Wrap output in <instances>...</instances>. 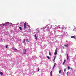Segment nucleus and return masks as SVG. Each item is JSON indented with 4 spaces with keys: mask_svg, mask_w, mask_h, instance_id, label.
<instances>
[{
    "mask_svg": "<svg viewBox=\"0 0 76 76\" xmlns=\"http://www.w3.org/2000/svg\"><path fill=\"white\" fill-rule=\"evenodd\" d=\"M41 29L45 30V31H50V28L48 27H43V28H41Z\"/></svg>",
    "mask_w": 76,
    "mask_h": 76,
    "instance_id": "obj_1",
    "label": "nucleus"
},
{
    "mask_svg": "<svg viewBox=\"0 0 76 76\" xmlns=\"http://www.w3.org/2000/svg\"><path fill=\"white\" fill-rule=\"evenodd\" d=\"M55 28L56 29H58L59 28H61V29H64V26H55Z\"/></svg>",
    "mask_w": 76,
    "mask_h": 76,
    "instance_id": "obj_2",
    "label": "nucleus"
},
{
    "mask_svg": "<svg viewBox=\"0 0 76 76\" xmlns=\"http://www.w3.org/2000/svg\"><path fill=\"white\" fill-rule=\"evenodd\" d=\"M7 24H8V25H12V23H11L6 22L4 24H0V27L3 26H5V25H7Z\"/></svg>",
    "mask_w": 76,
    "mask_h": 76,
    "instance_id": "obj_3",
    "label": "nucleus"
},
{
    "mask_svg": "<svg viewBox=\"0 0 76 76\" xmlns=\"http://www.w3.org/2000/svg\"><path fill=\"white\" fill-rule=\"evenodd\" d=\"M12 49L13 50H15V52H16L17 53H18V50L17 49H16L15 47H12Z\"/></svg>",
    "mask_w": 76,
    "mask_h": 76,
    "instance_id": "obj_4",
    "label": "nucleus"
},
{
    "mask_svg": "<svg viewBox=\"0 0 76 76\" xmlns=\"http://www.w3.org/2000/svg\"><path fill=\"white\" fill-rule=\"evenodd\" d=\"M67 35H68V34H67V33L66 32H64V36H65L66 37V36H67Z\"/></svg>",
    "mask_w": 76,
    "mask_h": 76,
    "instance_id": "obj_5",
    "label": "nucleus"
},
{
    "mask_svg": "<svg viewBox=\"0 0 76 76\" xmlns=\"http://www.w3.org/2000/svg\"><path fill=\"white\" fill-rule=\"evenodd\" d=\"M57 54V48H56L54 53V54L56 55Z\"/></svg>",
    "mask_w": 76,
    "mask_h": 76,
    "instance_id": "obj_6",
    "label": "nucleus"
},
{
    "mask_svg": "<svg viewBox=\"0 0 76 76\" xmlns=\"http://www.w3.org/2000/svg\"><path fill=\"white\" fill-rule=\"evenodd\" d=\"M26 22H25V23H24V29H26Z\"/></svg>",
    "mask_w": 76,
    "mask_h": 76,
    "instance_id": "obj_7",
    "label": "nucleus"
},
{
    "mask_svg": "<svg viewBox=\"0 0 76 76\" xmlns=\"http://www.w3.org/2000/svg\"><path fill=\"white\" fill-rule=\"evenodd\" d=\"M57 37H58V38H62L63 37V35H62L61 36L58 35Z\"/></svg>",
    "mask_w": 76,
    "mask_h": 76,
    "instance_id": "obj_8",
    "label": "nucleus"
},
{
    "mask_svg": "<svg viewBox=\"0 0 76 76\" xmlns=\"http://www.w3.org/2000/svg\"><path fill=\"white\" fill-rule=\"evenodd\" d=\"M26 53V50H24V52L23 53V54H25Z\"/></svg>",
    "mask_w": 76,
    "mask_h": 76,
    "instance_id": "obj_9",
    "label": "nucleus"
},
{
    "mask_svg": "<svg viewBox=\"0 0 76 76\" xmlns=\"http://www.w3.org/2000/svg\"><path fill=\"white\" fill-rule=\"evenodd\" d=\"M34 37L35 38V39L37 40V35H36V34L34 35Z\"/></svg>",
    "mask_w": 76,
    "mask_h": 76,
    "instance_id": "obj_10",
    "label": "nucleus"
},
{
    "mask_svg": "<svg viewBox=\"0 0 76 76\" xmlns=\"http://www.w3.org/2000/svg\"><path fill=\"white\" fill-rule=\"evenodd\" d=\"M66 59H64V60L63 63V64H64L65 63H66Z\"/></svg>",
    "mask_w": 76,
    "mask_h": 76,
    "instance_id": "obj_11",
    "label": "nucleus"
},
{
    "mask_svg": "<svg viewBox=\"0 0 76 76\" xmlns=\"http://www.w3.org/2000/svg\"><path fill=\"white\" fill-rule=\"evenodd\" d=\"M61 70H60L59 72V74H61Z\"/></svg>",
    "mask_w": 76,
    "mask_h": 76,
    "instance_id": "obj_12",
    "label": "nucleus"
},
{
    "mask_svg": "<svg viewBox=\"0 0 76 76\" xmlns=\"http://www.w3.org/2000/svg\"><path fill=\"white\" fill-rule=\"evenodd\" d=\"M19 28L20 30L21 31L22 30V27H19Z\"/></svg>",
    "mask_w": 76,
    "mask_h": 76,
    "instance_id": "obj_13",
    "label": "nucleus"
},
{
    "mask_svg": "<svg viewBox=\"0 0 76 76\" xmlns=\"http://www.w3.org/2000/svg\"><path fill=\"white\" fill-rule=\"evenodd\" d=\"M37 31L38 32H39V28H37Z\"/></svg>",
    "mask_w": 76,
    "mask_h": 76,
    "instance_id": "obj_14",
    "label": "nucleus"
},
{
    "mask_svg": "<svg viewBox=\"0 0 76 76\" xmlns=\"http://www.w3.org/2000/svg\"><path fill=\"white\" fill-rule=\"evenodd\" d=\"M71 38H75V36H71Z\"/></svg>",
    "mask_w": 76,
    "mask_h": 76,
    "instance_id": "obj_15",
    "label": "nucleus"
},
{
    "mask_svg": "<svg viewBox=\"0 0 76 76\" xmlns=\"http://www.w3.org/2000/svg\"><path fill=\"white\" fill-rule=\"evenodd\" d=\"M52 71H51L50 72V76H52Z\"/></svg>",
    "mask_w": 76,
    "mask_h": 76,
    "instance_id": "obj_16",
    "label": "nucleus"
},
{
    "mask_svg": "<svg viewBox=\"0 0 76 76\" xmlns=\"http://www.w3.org/2000/svg\"><path fill=\"white\" fill-rule=\"evenodd\" d=\"M8 45H6V46L5 47L6 48H7V47H8Z\"/></svg>",
    "mask_w": 76,
    "mask_h": 76,
    "instance_id": "obj_17",
    "label": "nucleus"
},
{
    "mask_svg": "<svg viewBox=\"0 0 76 76\" xmlns=\"http://www.w3.org/2000/svg\"><path fill=\"white\" fill-rule=\"evenodd\" d=\"M25 42V39H24L23 40V43H24V42Z\"/></svg>",
    "mask_w": 76,
    "mask_h": 76,
    "instance_id": "obj_18",
    "label": "nucleus"
},
{
    "mask_svg": "<svg viewBox=\"0 0 76 76\" xmlns=\"http://www.w3.org/2000/svg\"><path fill=\"white\" fill-rule=\"evenodd\" d=\"M65 47H68V45H64Z\"/></svg>",
    "mask_w": 76,
    "mask_h": 76,
    "instance_id": "obj_19",
    "label": "nucleus"
},
{
    "mask_svg": "<svg viewBox=\"0 0 76 76\" xmlns=\"http://www.w3.org/2000/svg\"><path fill=\"white\" fill-rule=\"evenodd\" d=\"M49 56H51V53L50 52H49Z\"/></svg>",
    "mask_w": 76,
    "mask_h": 76,
    "instance_id": "obj_20",
    "label": "nucleus"
},
{
    "mask_svg": "<svg viewBox=\"0 0 76 76\" xmlns=\"http://www.w3.org/2000/svg\"><path fill=\"white\" fill-rule=\"evenodd\" d=\"M67 59L68 60H69V56H68V55H67Z\"/></svg>",
    "mask_w": 76,
    "mask_h": 76,
    "instance_id": "obj_21",
    "label": "nucleus"
},
{
    "mask_svg": "<svg viewBox=\"0 0 76 76\" xmlns=\"http://www.w3.org/2000/svg\"><path fill=\"white\" fill-rule=\"evenodd\" d=\"M54 67H55V66H53V68L52 69V70H53V69H54Z\"/></svg>",
    "mask_w": 76,
    "mask_h": 76,
    "instance_id": "obj_22",
    "label": "nucleus"
},
{
    "mask_svg": "<svg viewBox=\"0 0 76 76\" xmlns=\"http://www.w3.org/2000/svg\"><path fill=\"white\" fill-rule=\"evenodd\" d=\"M0 74L1 75H3V73L1 72H0Z\"/></svg>",
    "mask_w": 76,
    "mask_h": 76,
    "instance_id": "obj_23",
    "label": "nucleus"
},
{
    "mask_svg": "<svg viewBox=\"0 0 76 76\" xmlns=\"http://www.w3.org/2000/svg\"><path fill=\"white\" fill-rule=\"evenodd\" d=\"M56 63H55L54 64L53 66H56Z\"/></svg>",
    "mask_w": 76,
    "mask_h": 76,
    "instance_id": "obj_24",
    "label": "nucleus"
},
{
    "mask_svg": "<svg viewBox=\"0 0 76 76\" xmlns=\"http://www.w3.org/2000/svg\"><path fill=\"white\" fill-rule=\"evenodd\" d=\"M47 58H48L49 59H50V57L48 56H47Z\"/></svg>",
    "mask_w": 76,
    "mask_h": 76,
    "instance_id": "obj_25",
    "label": "nucleus"
},
{
    "mask_svg": "<svg viewBox=\"0 0 76 76\" xmlns=\"http://www.w3.org/2000/svg\"><path fill=\"white\" fill-rule=\"evenodd\" d=\"M56 59V57H55L53 59V61H55V60Z\"/></svg>",
    "mask_w": 76,
    "mask_h": 76,
    "instance_id": "obj_26",
    "label": "nucleus"
},
{
    "mask_svg": "<svg viewBox=\"0 0 76 76\" xmlns=\"http://www.w3.org/2000/svg\"><path fill=\"white\" fill-rule=\"evenodd\" d=\"M70 67L68 66V70H69L70 69Z\"/></svg>",
    "mask_w": 76,
    "mask_h": 76,
    "instance_id": "obj_27",
    "label": "nucleus"
},
{
    "mask_svg": "<svg viewBox=\"0 0 76 76\" xmlns=\"http://www.w3.org/2000/svg\"><path fill=\"white\" fill-rule=\"evenodd\" d=\"M26 41H28V42H29V41H28V39H26Z\"/></svg>",
    "mask_w": 76,
    "mask_h": 76,
    "instance_id": "obj_28",
    "label": "nucleus"
},
{
    "mask_svg": "<svg viewBox=\"0 0 76 76\" xmlns=\"http://www.w3.org/2000/svg\"><path fill=\"white\" fill-rule=\"evenodd\" d=\"M27 26H28V28H30V27H29V25H28Z\"/></svg>",
    "mask_w": 76,
    "mask_h": 76,
    "instance_id": "obj_29",
    "label": "nucleus"
},
{
    "mask_svg": "<svg viewBox=\"0 0 76 76\" xmlns=\"http://www.w3.org/2000/svg\"><path fill=\"white\" fill-rule=\"evenodd\" d=\"M66 75H67V76H68V72H67L66 73Z\"/></svg>",
    "mask_w": 76,
    "mask_h": 76,
    "instance_id": "obj_30",
    "label": "nucleus"
},
{
    "mask_svg": "<svg viewBox=\"0 0 76 76\" xmlns=\"http://www.w3.org/2000/svg\"><path fill=\"white\" fill-rule=\"evenodd\" d=\"M64 72H66V69H64Z\"/></svg>",
    "mask_w": 76,
    "mask_h": 76,
    "instance_id": "obj_31",
    "label": "nucleus"
},
{
    "mask_svg": "<svg viewBox=\"0 0 76 76\" xmlns=\"http://www.w3.org/2000/svg\"><path fill=\"white\" fill-rule=\"evenodd\" d=\"M39 70V69H38V72Z\"/></svg>",
    "mask_w": 76,
    "mask_h": 76,
    "instance_id": "obj_32",
    "label": "nucleus"
},
{
    "mask_svg": "<svg viewBox=\"0 0 76 76\" xmlns=\"http://www.w3.org/2000/svg\"><path fill=\"white\" fill-rule=\"evenodd\" d=\"M61 32H62V31H61Z\"/></svg>",
    "mask_w": 76,
    "mask_h": 76,
    "instance_id": "obj_33",
    "label": "nucleus"
}]
</instances>
